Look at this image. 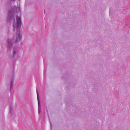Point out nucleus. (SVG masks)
<instances>
[{
  "label": "nucleus",
  "instance_id": "obj_1",
  "mask_svg": "<svg viewBox=\"0 0 130 130\" xmlns=\"http://www.w3.org/2000/svg\"><path fill=\"white\" fill-rule=\"evenodd\" d=\"M16 18L17 21V25L16 24L15 19H14L13 23V26L14 27V31H15L16 29L17 30L16 41L17 42L20 40L21 39V36L20 34V29L21 25V21L20 17L17 16Z\"/></svg>",
  "mask_w": 130,
  "mask_h": 130
},
{
  "label": "nucleus",
  "instance_id": "obj_2",
  "mask_svg": "<svg viewBox=\"0 0 130 130\" xmlns=\"http://www.w3.org/2000/svg\"><path fill=\"white\" fill-rule=\"evenodd\" d=\"M37 100H38V105L39 107H39H40V100H39V95L38 93V91L37 90Z\"/></svg>",
  "mask_w": 130,
  "mask_h": 130
},
{
  "label": "nucleus",
  "instance_id": "obj_3",
  "mask_svg": "<svg viewBox=\"0 0 130 130\" xmlns=\"http://www.w3.org/2000/svg\"><path fill=\"white\" fill-rule=\"evenodd\" d=\"M8 43L9 46L10 47V46L11 45V40H10L9 39L8 40Z\"/></svg>",
  "mask_w": 130,
  "mask_h": 130
},
{
  "label": "nucleus",
  "instance_id": "obj_4",
  "mask_svg": "<svg viewBox=\"0 0 130 130\" xmlns=\"http://www.w3.org/2000/svg\"><path fill=\"white\" fill-rule=\"evenodd\" d=\"M17 10L18 11V12L20 11V7L17 8Z\"/></svg>",
  "mask_w": 130,
  "mask_h": 130
},
{
  "label": "nucleus",
  "instance_id": "obj_5",
  "mask_svg": "<svg viewBox=\"0 0 130 130\" xmlns=\"http://www.w3.org/2000/svg\"><path fill=\"white\" fill-rule=\"evenodd\" d=\"M12 82H11V85H10V87H11V88L12 87Z\"/></svg>",
  "mask_w": 130,
  "mask_h": 130
},
{
  "label": "nucleus",
  "instance_id": "obj_6",
  "mask_svg": "<svg viewBox=\"0 0 130 130\" xmlns=\"http://www.w3.org/2000/svg\"><path fill=\"white\" fill-rule=\"evenodd\" d=\"M15 54V51L13 52V55L14 56Z\"/></svg>",
  "mask_w": 130,
  "mask_h": 130
},
{
  "label": "nucleus",
  "instance_id": "obj_7",
  "mask_svg": "<svg viewBox=\"0 0 130 130\" xmlns=\"http://www.w3.org/2000/svg\"><path fill=\"white\" fill-rule=\"evenodd\" d=\"M39 112H41V110H40L39 109Z\"/></svg>",
  "mask_w": 130,
  "mask_h": 130
},
{
  "label": "nucleus",
  "instance_id": "obj_8",
  "mask_svg": "<svg viewBox=\"0 0 130 130\" xmlns=\"http://www.w3.org/2000/svg\"><path fill=\"white\" fill-rule=\"evenodd\" d=\"M11 1H14V0H11Z\"/></svg>",
  "mask_w": 130,
  "mask_h": 130
}]
</instances>
